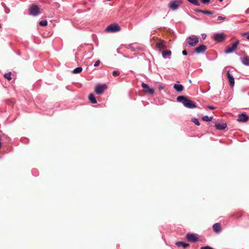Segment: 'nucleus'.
<instances>
[{
	"mask_svg": "<svg viewBox=\"0 0 249 249\" xmlns=\"http://www.w3.org/2000/svg\"><path fill=\"white\" fill-rule=\"evenodd\" d=\"M171 54V51L170 50L164 51L162 53V57L164 58H166L167 55H170Z\"/></svg>",
	"mask_w": 249,
	"mask_h": 249,
	"instance_id": "obj_22",
	"label": "nucleus"
},
{
	"mask_svg": "<svg viewBox=\"0 0 249 249\" xmlns=\"http://www.w3.org/2000/svg\"><path fill=\"white\" fill-rule=\"evenodd\" d=\"M188 2L190 3L196 5V6H199L200 3L198 2V0H187Z\"/></svg>",
	"mask_w": 249,
	"mask_h": 249,
	"instance_id": "obj_23",
	"label": "nucleus"
},
{
	"mask_svg": "<svg viewBox=\"0 0 249 249\" xmlns=\"http://www.w3.org/2000/svg\"><path fill=\"white\" fill-rule=\"evenodd\" d=\"M11 73L10 72L5 73L4 75V77L8 79V80H11Z\"/></svg>",
	"mask_w": 249,
	"mask_h": 249,
	"instance_id": "obj_25",
	"label": "nucleus"
},
{
	"mask_svg": "<svg viewBox=\"0 0 249 249\" xmlns=\"http://www.w3.org/2000/svg\"><path fill=\"white\" fill-rule=\"evenodd\" d=\"M165 42L163 40H160L156 43L157 46L159 48L160 50L163 49L165 48Z\"/></svg>",
	"mask_w": 249,
	"mask_h": 249,
	"instance_id": "obj_16",
	"label": "nucleus"
},
{
	"mask_svg": "<svg viewBox=\"0 0 249 249\" xmlns=\"http://www.w3.org/2000/svg\"><path fill=\"white\" fill-rule=\"evenodd\" d=\"M47 20H41L39 22V24L41 26H46L47 25Z\"/></svg>",
	"mask_w": 249,
	"mask_h": 249,
	"instance_id": "obj_26",
	"label": "nucleus"
},
{
	"mask_svg": "<svg viewBox=\"0 0 249 249\" xmlns=\"http://www.w3.org/2000/svg\"><path fill=\"white\" fill-rule=\"evenodd\" d=\"M244 35L246 36L247 38L249 40V32L244 33Z\"/></svg>",
	"mask_w": 249,
	"mask_h": 249,
	"instance_id": "obj_34",
	"label": "nucleus"
},
{
	"mask_svg": "<svg viewBox=\"0 0 249 249\" xmlns=\"http://www.w3.org/2000/svg\"><path fill=\"white\" fill-rule=\"evenodd\" d=\"M242 63L246 66H249V57L247 56H244L242 58Z\"/></svg>",
	"mask_w": 249,
	"mask_h": 249,
	"instance_id": "obj_19",
	"label": "nucleus"
},
{
	"mask_svg": "<svg viewBox=\"0 0 249 249\" xmlns=\"http://www.w3.org/2000/svg\"><path fill=\"white\" fill-rule=\"evenodd\" d=\"M213 228V231L216 232H219L221 230L220 224L218 223L214 224Z\"/></svg>",
	"mask_w": 249,
	"mask_h": 249,
	"instance_id": "obj_15",
	"label": "nucleus"
},
{
	"mask_svg": "<svg viewBox=\"0 0 249 249\" xmlns=\"http://www.w3.org/2000/svg\"><path fill=\"white\" fill-rule=\"evenodd\" d=\"M225 19V17H223V16H220L217 17V20H224Z\"/></svg>",
	"mask_w": 249,
	"mask_h": 249,
	"instance_id": "obj_32",
	"label": "nucleus"
},
{
	"mask_svg": "<svg viewBox=\"0 0 249 249\" xmlns=\"http://www.w3.org/2000/svg\"><path fill=\"white\" fill-rule=\"evenodd\" d=\"M142 87L146 93L153 94L154 92V89L153 88H150L149 86L145 83H142Z\"/></svg>",
	"mask_w": 249,
	"mask_h": 249,
	"instance_id": "obj_7",
	"label": "nucleus"
},
{
	"mask_svg": "<svg viewBox=\"0 0 249 249\" xmlns=\"http://www.w3.org/2000/svg\"><path fill=\"white\" fill-rule=\"evenodd\" d=\"M201 2L204 4H208L210 2V0H200Z\"/></svg>",
	"mask_w": 249,
	"mask_h": 249,
	"instance_id": "obj_30",
	"label": "nucleus"
},
{
	"mask_svg": "<svg viewBox=\"0 0 249 249\" xmlns=\"http://www.w3.org/2000/svg\"><path fill=\"white\" fill-rule=\"evenodd\" d=\"M100 63V60H97L95 62V64H94V66L97 67L98 66H99Z\"/></svg>",
	"mask_w": 249,
	"mask_h": 249,
	"instance_id": "obj_33",
	"label": "nucleus"
},
{
	"mask_svg": "<svg viewBox=\"0 0 249 249\" xmlns=\"http://www.w3.org/2000/svg\"><path fill=\"white\" fill-rule=\"evenodd\" d=\"M82 71V68L81 67H78L75 69H74L73 71H72V72L73 73H79L80 72H81Z\"/></svg>",
	"mask_w": 249,
	"mask_h": 249,
	"instance_id": "obj_24",
	"label": "nucleus"
},
{
	"mask_svg": "<svg viewBox=\"0 0 249 249\" xmlns=\"http://www.w3.org/2000/svg\"><path fill=\"white\" fill-rule=\"evenodd\" d=\"M249 120L248 116L245 113H241L238 115L237 121L239 122L245 123Z\"/></svg>",
	"mask_w": 249,
	"mask_h": 249,
	"instance_id": "obj_10",
	"label": "nucleus"
},
{
	"mask_svg": "<svg viewBox=\"0 0 249 249\" xmlns=\"http://www.w3.org/2000/svg\"><path fill=\"white\" fill-rule=\"evenodd\" d=\"M192 121L197 126L200 125V123L198 120L196 118H194L192 119Z\"/></svg>",
	"mask_w": 249,
	"mask_h": 249,
	"instance_id": "obj_27",
	"label": "nucleus"
},
{
	"mask_svg": "<svg viewBox=\"0 0 249 249\" xmlns=\"http://www.w3.org/2000/svg\"><path fill=\"white\" fill-rule=\"evenodd\" d=\"M176 246L178 247H182L183 248H187L189 246L188 244L185 243L183 242H177L176 243Z\"/></svg>",
	"mask_w": 249,
	"mask_h": 249,
	"instance_id": "obj_18",
	"label": "nucleus"
},
{
	"mask_svg": "<svg viewBox=\"0 0 249 249\" xmlns=\"http://www.w3.org/2000/svg\"><path fill=\"white\" fill-rule=\"evenodd\" d=\"M227 76L228 78L230 86L231 87H233L234 85V78L233 76L230 74L229 71H227Z\"/></svg>",
	"mask_w": 249,
	"mask_h": 249,
	"instance_id": "obj_13",
	"label": "nucleus"
},
{
	"mask_svg": "<svg viewBox=\"0 0 249 249\" xmlns=\"http://www.w3.org/2000/svg\"><path fill=\"white\" fill-rule=\"evenodd\" d=\"M186 40L190 46H195L198 43L199 38L195 35H192L188 37Z\"/></svg>",
	"mask_w": 249,
	"mask_h": 249,
	"instance_id": "obj_2",
	"label": "nucleus"
},
{
	"mask_svg": "<svg viewBox=\"0 0 249 249\" xmlns=\"http://www.w3.org/2000/svg\"><path fill=\"white\" fill-rule=\"evenodd\" d=\"M238 43H239L238 41L234 43L232 45L231 47H228V48H227L225 50V52L226 53H231L233 52L237 49Z\"/></svg>",
	"mask_w": 249,
	"mask_h": 249,
	"instance_id": "obj_8",
	"label": "nucleus"
},
{
	"mask_svg": "<svg viewBox=\"0 0 249 249\" xmlns=\"http://www.w3.org/2000/svg\"><path fill=\"white\" fill-rule=\"evenodd\" d=\"M182 54L184 55H187V52L186 51H183L182 52Z\"/></svg>",
	"mask_w": 249,
	"mask_h": 249,
	"instance_id": "obj_38",
	"label": "nucleus"
},
{
	"mask_svg": "<svg viewBox=\"0 0 249 249\" xmlns=\"http://www.w3.org/2000/svg\"><path fill=\"white\" fill-rule=\"evenodd\" d=\"M213 116H204L202 117V120L204 121L209 122H211L213 120Z\"/></svg>",
	"mask_w": 249,
	"mask_h": 249,
	"instance_id": "obj_21",
	"label": "nucleus"
},
{
	"mask_svg": "<svg viewBox=\"0 0 249 249\" xmlns=\"http://www.w3.org/2000/svg\"><path fill=\"white\" fill-rule=\"evenodd\" d=\"M213 13V12L210 11H204L203 12V14L207 15H212Z\"/></svg>",
	"mask_w": 249,
	"mask_h": 249,
	"instance_id": "obj_28",
	"label": "nucleus"
},
{
	"mask_svg": "<svg viewBox=\"0 0 249 249\" xmlns=\"http://www.w3.org/2000/svg\"><path fill=\"white\" fill-rule=\"evenodd\" d=\"M174 88L177 92H181L183 90V86L181 84H175Z\"/></svg>",
	"mask_w": 249,
	"mask_h": 249,
	"instance_id": "obj_17",
	"label": "nucleus"
},
{
	"mask_svg": "<svg viewBox=\"0 0 249 249\" xmlns=\"http://www.w3.org/2000/svg\"><path fill=\"white\" fill-rule=\"evenodd\" d=\"M215 128L218 130H223L227 127V124L224 123H217L215 124Z\"/></svg>",
	"mask_w": 249,
	"mask_h": 249,
	"instance_id": "obj_14",
	"label": "nucleus"
},
{
	"mask_svg": "<svg viewBox=\"0 0 249 249\" xmlns=\"http://www.w3.org/2000/svg\"><path fill=\"white\" fill-rule=\"evenodd\" d=\"M186 238L189 241L192 242H195L197 240V238L196 235L193 233H188L186 235Z\"/></svg>",
	"mask_w": 249,
	"mask_h": 249,
	"instance_id": "obj_12",
	"label": "nucleus"
},
{
	"mask_svg": "<svg viewBox=\"0 0 249 249\" xmlns=\"http://www.w3.org/2000/svg\"><path fill=\"white\" fill-rule=\"evenodd\" d=\"M30 15L36 17L40 14V7L36 4H32L29 8Z\"/></svg>",
	"mask_w": 249,
	"mask_h": 249,
	"instance_id": "obj_3",
	"label": "nucleus"
},
{
	"mask_svg": "<svg viewBox=\"0 0 249 249\" xmlns=\"http://www.w3.org/2000/svg\"><path fill=\"white\" fill-rule=\"evenodd\" d=\"M225 36L223 33H217L214 35L213 39L217 42H222L225 39Z\"/></svg>",
	"mask_w": 249,
	"mask_h": 249,
	"instance_id": "obj_9",
	"label": "nucleus"
},
{
	"mask_svg": "<svg viewBox=\"0 0 249 249\" xmlns=\"http://www.w3.org/2000/svg\"><path fill=\"white\" fill-rule=\"evenodd\" d=\"M207 107L212 110H213L215 108V107H213V106H207Z\"/></svg>",
	"mask_w": 249,
	"mask_h": 249,
	"instance_id": "obj_36",
	"label": "nucleus"
},
{
	"mask_svg": "<svg viewBox=\"0 0 249 249\" xmlns=\"http://www.w3.org/2000/svg\"><path fill=\"white\" fill-rule=\"evenodd\" d=\"M177 100L178 102L182 103L184 107L188 108H194L196 107L195 103L189 100L187 97L179 96L177 97Z\"/></svg>",
	"mask_w": 249,
	"mask_h": 249,
	"instance_id": "obj_1",
	"label": "nucleus"
},
{
	"mask_svg": "<svg viewBox=\"0 0 249 249\" xmlns=\"http://www.w3.org/2000/svg\"><path fill=\"white\" fill-rule=\"evenodd\" d=\"M107 88V86L105 84H97L95 88V92L99 95L102 94L105 89Z\"/></svg>",
	"mask_w": 249,
	"mask_h": 249,
	"instance_id": "obj_5",
	"label": "nucleus"
},
{
	"mask_svg": "<svg viewBox=\"0 0 249 249\" xmlns=\"http://www.w3.org/2000/svg\"><path fill=\"white\" fill-rule=\"evenodd\" d=\"M120 30L121 27L116 23L110 24L105 29L106 32L109 33H115Z\"/></svg>",
	"mask_w": 249,
	"mask_h": 249,
	"instance_id": "obj_4",
	"label": "nucleus"
},
{
	"mask_svg": "<svg viewBox=\"0 0 249 249\" xmlns=\"http://www.w3.org/2000/svg\"><path fill=\"white\" fill-rule=\"evenodd\" d=\"M201 249H213V248H212L211 247H210V246H207L202 247L201 248Z\"/></svg>",
	"mask_w": 249,
	"mask_h": 249,
	"instance_id": "obj_31",
	"label": "nucleus"
},
{
	"mask_svg": "<svg viewBox=\"0 0 249 249\" xmlns=\"http://www.w3.org/2000/svg\"><path fill=\"white\" fill-rule=\"evenodd\" d=\"M113 76H118L120 74V72L118 71H114L112 72Z\"/></svg>",
	"mask_w": 249,
	"mask_h": 249,
	"instance_id": "obj_29",
	"label": "nucleus"
},
{
	"mask_svg": "<svg viewBox=\"0 0 249 249\" xmlns=\"http://www.w3.org/2000/svg\"><path fill=\"white\" fill-rule=\"evenodd\" d=\"M202 38L204 40L206 37V35L205 34H201Z\"/></svg>",
	"mask_w": 249,
	"mask_h": 249,
	"instance_id": "obj_35",
	"label": "nucleus"
},
{
	"mask_svg": "<svg viewBox=\"0 0 249 249\" xmlns=\"http://www.w3.org/2000/svg\"><path fill=\"white\" fill-rule=\"evenodd\" d=\"M180 3L178 1L172 0L169 3L168 6L171 9L176 10L178 8Z\"/></svg>",
	"mask_w": 249,
	"mask_h": 249,
	"instance_id": "obj_6",
	"label": "nucleus"
},
{
	"mask_svg": "<svg viewBox=\"0 0 249 249\" xmlns=\"http://www.w3.org/2000/svg\"><path fill=\"white\" fill-rule=\"evenodd\" d=\"M219 0L220 1H221H221H222V0Z\"/></svg>",
	"mask_w": 249,
	"mask_h": 249,
	"instance_id": "obj_39",
	"label": "nucleus"
},
{
	"mask_svg": "<svg viewBox=\"0 0 249 249\" xmlns=\"http://www.w3.org/2000/svg\"><path fill=\"white\" fill-rule=\"evenodd\" d=\"M89 99L90 102L92 104H95L97 103V100L94 95L92 93H91L89 96Z\"/></svg>",
	"mask_w": 249,
	"mask_h": 249,
	"instance_id": "obj_20",
	"label": "nucleus"
},
{
	"mask_svg": "<svg viewBox=\"0 0 249 249\" xmlns=\"http://www.w3.org/2000/svg\"><path fill=\"white\" fill-rule=\"evenodd\" d=\"M196 12H197V13H203V12H204V10H200V9H197V10H196Z\"/></svg>",
	"mask_w": 249,
	"mask_h": 249,
	"instance_id": "obj_37",
	"label": "nucleus"
},
{
	"mask_svg": "<svg viewBox=\"0 0 249 249\" xmlns=\"http://www.w3.org/2000/svg\"><path fill=\"white\" fill-rule=\"evenodd\" d=\"M207 47L205 45H201L196 48L195 51L197 53H204L206 50Z\"/></svg>",
	"mask_w": 249,
	"mask_h": 249,
	"instance_id": "obj_11",
	"label": "nucleus"
}]
</instances>
